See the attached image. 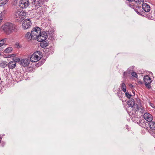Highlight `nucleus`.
Returning a JSON list of instances; mask_svg holds the SVG:
<instances>
[{
    "label": "nucleus",
    "instance_id": "nucleus-7",
    "mask_svg": "<svg viewBox=\"0 0 155 155\" xmlns=\"http://www.w3.org/2000/svg\"><path fill=\"white\" fill-rule=\"evenodd\" d=\"M41 29L38 27H36L33 28L31 31V32L32 34L35 38V39H37L38 36L40 33H41Z\"/></svg>",
    "mask_w": 155,
    "mask_h": 155
},
{
    "label": "nucleus",
    "instance_id": "nucleus-36",
    "mask_svg": "<svg viewBox=\"0 0 155 155\" xmlns=\"http://www.w3.org/2000/svg\"><path fill=\"white\" fill-rule=\"evenodd\" d=\"M3 64V65H2V66H3V67H5V64L4 62H3L2 63V64Z\"/></svg>",
    "mask_w": 155,
    "mask_h": 155
},
{
    "label": "nucleus",
    "instance_id": "nucleus-29",
    "mask_svg": "<svg viewBox=\"0 0 155 155\" xmlns=\"http://www.w3.org/2000/svg\"><path fill=\"white\" fill-rule=\"evenodd\" d=\"M125 95L127 97L129 98H130L132 96V95L129 94V93L128 92H125Z\"/></svg>",
    "mask_w": 155,
    "mask_h": 155
},
{
    "label": "nucleus",
    "instance_id": "nucleus-9",
    "mask_svg": "<svg viewBox=\"0 0 155 155\" xmlns=\"http://www.w3.org/2000/svg\"><path fill=\"white\" fill-rule=\"evenodd\" d=\"M29 1L28 0H21L19 3V6L20 8H25L29 5Z\"/></svg>",
    "mask_w": 155,
    "mask_h": 155
},
{
    "label": "nucleus",
    "instance_id": "nucleus-32",
    "mask_svg": "<svg viewBox=\"0 0 155 155\" xmlns=\"http://www.w3.org/2000/svg\"><path fill=\"white\" fill-rule=\"evenodd\" d=\"M1 143H1V146L2 147H4V146H5V143L3 142H2Z\"/></svg>",
    "mask_w": 155,
    "mask_h": 155
},
{
    "label": "nucleus",
    "instance_id": "nucleus-45",
    "mask_svg": "<svg viewBox=\"0 0 155 155\" xmlns=\"http://www.w3.org/2000/svg\"><path fill=\"white\" fill-rule=\"evenodd\" d=\"M2 20V19L0 18V21H1Z\"/></svg>",
    "mask_w": 155,
    "mask_h": 155
},
{
    "label": "nucleus",
    "instance_id": "nucleus-19",
    "mask_svg": "<svg viewBox=\"0 0 155 155\" xmlns=\"http://www.w3.org/2000/svg\"><path fill=\"white\" fill-rule=\"evenodd\" d=\"M16 65V63L15 61H10L8 63V67L9 69H13L14 68Z\"/></svg>",
    "mask_w": 155,
    "mask_h": 155
},
{
    "label": "nucleus",
    "instance_id": "nucleus-44",
    "mask_svg": "<svg viewBox=\"0 0 155 155\" xmlns=\"http://www.w3.org/2000/svg\"><path fill=\"white\" fill-rule=\"evenodd\" d=\"M43 1V2L45 1H47V0H42Z\"/></svg>",
    "mask_w": 155,
    "mask_h": 155
},
{
    "label": "nucleus",
    "instance_id": "nucleus-27",
    "mask_svg": "<svg viewBox=\"0 0 155 155\" xmlns=\"http://www.w3.org/2000/svg\"><path fill=\"white\" fill-rule=\"evenodd\" d=\"M131 75L132 76L135 78H137L138 77L137 75L136 72L135 71H132L131 72Z\"/></svg>",
    "mask_w": 155,
    "mask_h": 155
},
{
    "label": "nucleus",
    "instance_id": "nucleus-6",
    "mask_svg": "<svg viewBox=\"0 0 155 155\" xmlns=\"http://www.w3.org/2000/svg\"><path fill=\"white\" fill-rule=\"evenodd\" d=\"M16 81L19 82L21 81L24 78V74L20 72H16L14 75Z\"/></svg>",
    "mask_w": 155,
    "mask_h": 155
},
{
    "label": "nucleus",
    "instance_id": "nucleus-42",
    "mask_svg": "<svg viewBox=\"0 0 155 155\" xmlns=\"http://www.w3.org/2000/svg\"><path fill=\"white\" fill-rule=\"evenodd\" d=\"M1 139H2V137H0V143H1Z\"/></svg>",
    "mask_w": 155,
    "mask_h": 155
},
{
    "label": "nucleus",
    "instance_id": "nucleus-10",
    "mask_svg": "<svg viewBox=\"0 0 155 155\" xmlns=\"http://www.w3.org/2000/svg\"><path fill=\"white\" fill-rule=\"evenodd\" d=\"M30 61V60L29 59L27 58L24 59L21 61L20 64L21 65L24 67H28L29 65Z\"/></svg>",
    "mask_w": 155,
    "mask_h": 155
},
{
    "label": "nucleus",
    "instance_id": "nucleus-46",
    "mask_svg": "<svg viewBox=\"0 0 155 155\" xmlns=\"http://www.w3.org/2000/svg\"><path fill=\"white\" fill-rule=\"evenodd\" d=\"M1 54L0 53V55Z\"/></svg>",
    "mask_w": 155,
    "mask_h": 155
},
{
    "label": "nucleus",
    "instance_id": "nucleus-13",
    "mask_svg": "<svg viewBox=\"0 0 155 155\" xmlns=\"http://www.w3.org/2000/svg\"><path fill=\"white\" fill-rule=\"evenodd\" d=\"M127 104L129 107L132 108V111H133V108L135 106V102L134 99L132 98H129L127 102Z\"/></svg>",
    "mask_w": 155,
    "mask_h": 155
},
{
    "label": "nucleus",
    "instance_id": "nucleus-16",
    "mask_svg": "<svg viewBox=\"0 0 155 155\" xmlns=\"http://www.w3.org/2000/svg\"><path fill=\"white\" fill-rule=\"evenodd\" d=\"M142 9L146 12H149L150 10V7L147 3H143L142 5Z\"/></svg>",
    "mask_w": 155,
    "mask_h": 155
},
{
    "label": "nucleus",
    "instance_id": "nucleus-25",
    "mask_svg": "<svg viewBox=\"0 0 155 155\" xmlns=\"http://www.w3.org/2000/svg\"><path fill=\"white\" fill-rule=\"evenodd\" d=\"M150 18L155 20V9L154 10V13L152 14L149 15V17Z\"/></svg>",
    "mask_w": 155,
    "mask_h": 155
},
{
    "label": "nucleus",
    "instance_id": "nucleus-34",
    "mask_svg": "<svg viewBox=\"0 0 155 155\" xmlns=\"http://www.w3.org/2000/svg\"><path fill=\"white\" fill-rule=\"evenodd\" d=\"M3 48L4 47H3L2 46H0V51H2L3 50Z\"/></svg>",
    "mask_w": 155,
    "mask_h": 155
},
{
    "label": "nucleus",
    "instance_id": "nucleus-37",
    "mask_svg": "<svg viewBox=\"0 0 155 155\" xmlns=\"http://www.w3.org/2000/svg\"><path fill=\"white\" fill-rule=\"evenodd\" d=\"M139 83L140 84H143V82H142V81H139Z\"/></svg>",
    "mask_w": 155,
    "mask_h": 155
},
{
    "label": "nucleus",
    "instance_id": "nucleus-11",
    "mask_svg": "<svg viewBox=\"0 0 155 155\" xmlns=\"http://www.w3.org/2000/svg\"><path fill=\"white\" fill-rule=\"evenodd\" d=\"M131 2L133 4L134 3V4L133 6H134V5L137 6L140 5H142L144 2V0H133ZM130 6L133 8V5H131V4H130Z\"/></svg>",
    "mask_w": 155,
    "mask_h": 155
},
{
    "label": "nucleus",
    "instance_id": "nucleus-41",
    "mask_svg": "<svg viewBox=\"0 0 155 155\" xmlns=\"http://www.w3.org/2000/svg\"><path fill=\"white\" fill-rule=\"evenodd\" d=\"M153 134V135H154L155 136V131L154 132H153V133H152Z\"/></svg>",
    "mask_w": 155,
    "mask_h": 155
},
{
    "label": "nucleus",
    "instance_id": "nucleus-39",
    "mask_svg": "<svg viewBox=\"0 0 155 155\" xmlns=\"http://www.w3.org/2000/svg\"><path fill=\"white\" fill-rule=\"evenodd\" d=\"M126 128L127 129H128V127H128V126H126Z\"/></svg>",
    "mask_w": 155,
    "mask_h": 155
},
{
    "label": "nucleus",
    "instance_id": "nucleus-2",
    "mask_svg": "<svg viewBox=\"0 0 155 155\" xmlns=\"http://www.w3.org/2000/svg\"><path fill=\"white\" fill-rule=\"evenodd\" d=\"M2 28L4 31L8 34L17 31L16 25L11 23H6L2 26Z\"/></svg>",
    "mask_w": 155,
    "mask_h": 155
},
{
    "label": "nucleus",
    "instance_id": "nucleus-30",
    "mask_svg": "<svg viewBox=\"0 0 155 155\" xmlns=\"http://www.w3.org/2000/svg\"><path fill=\"white\" fill-rule=\"evenodd\" d=\"M13 61H15V63L16 62H18L20 61V59L18 58H15Z\"/></svg>",
    "mask_w": 155,
    "mask_h": 155
},
{
    "label": "nucleus",
    "instance_id": "nucleus-8",
    "mask_svg": "<svg viewBox=\"0 0 155 155\" xmlns=\"http://www.w3.org/2000/svg\"><path fill=\"white\" fill-rule=\"evenodd\" d=\"M31 24V23L28 19H26L23 22L22 24V28L24 29H26L29 28Z\"/></svg>",
    "mask_w": 155,
    "mask_h": 155
},
{
    "label": "nucleus",
    "instance_id": "nucleus-28",
    "mask_svg": "<svg viewBox=\"0 0 155 155\" xmlns=\"http://www.w3.org/2000/svg\"><path fill=\"white\" fill-rule=\"evenodd\" d=\"M129 74H128L127 71H125L124 73L123 77L124 78H126L128 76Z\"/></svg>",
    "mask_w": 155,
    "mask_h": 155
},
{
    "label": "nucleus",
    "instance_id": "nucleus-40",
    "mask_svg": "<svg viewBox=\"0 0 155 155\" xmlns=\"http://www.w3.org/2000/svg\"><path fill=\"white\" fill-rule=\"evenodd\" d=\"M130 86L131 87H133V85L132 84H131L130 85Z\"/></svg>",
    "mask_w": 155,
    "mask_h": 155
},
{
    "label": "nucleus",
    "instance_id": "nucleus-4",
    "mask_svg": "<svg viewBox=\"0 0 155 155\" xmlns=\"http://www.w3.org/2000/svg\"><path fill=\"white\" fill-rule=\"evenodd\" d=\"M14 15L17 20L20 21L25 19L26 13L23 11L17 10L15 12Z\"/></svg>",
    "mask_w": 155,
    "mask_h": 155
},
{
    "label": "nucleus",
    "instance_id": "nucleus-22",
    "mask_svg": "<svg viewBox=\"0 0 155 155\" xmlns=\"http://www.w3.org/2000/svg\"><path fill=\"white\" fill-rule=\"evenodd\" d=\"M120 87L121 90L124 92H126V85L124 82H122L120 85Z\"/></svg>",
    "mask_w": 155,
    "mask_h": 155
},
{
    "label": "nucleus",
    "instance_id": "nucleus-17",
    "mask_svg": "<svg viewBox=\"0 0 155 155\" xmlns=\"http://www.w3.org/2000/svg\"><path fill=\"white\" fill-rule=\"evenodd\" d=\"M150 128L152 130V132L155 131V120H152L149 122H148Z\"/></svg>",
    "mask_w": 155,
    "mask_h": 155
},
{
    "label": "nucleus",
    "instance_id": "nucleus-26",
    "mask_svg": "<svg viewBox=\"0 0 155 155\" xmlns=\"http://www.w3.org/2000/svg\"><path fill=\"white\" fill-rule=\"evenodd\" d=\"M8 0H0V4H5Z\"/></svg>",
    "mask_w": 155,
    "mask_h": 155
},
{
    "label": "nucleus",
    "instance_id": "nucleus-20",
    "mask_svg": "<svg viewBox=\"0 0 155 155\" xmlns=\"http://www.w3.org/2000/svg\"><path fill=\"white\" fill-rule=\"evenodd\" d=\"M34 2L35 6H41L43 5V1L42 0H35Z\"/></svg>",
    "mask_w": 155,
    "mask_h": 155
},
{
    "label": "nucleus",
    "instance_id": "nucleus-23",
    "mask_svg": "<svg viewBox=\"0 0 155 155\" xmlns=\"http://www.w3.org/2000/svg\"><path fill=\"white\" fill-rule=\"evenodd\" d=\"M12 50V47H9L7 48L4 51V52L5 53H10Z\"/></svg>",
    "mask_w": 155,
    "mask_h": 155
},
{
    "label": "nucleus",
    "instance_id": "nucleus-12",
    "mask_svg": "<svg viewBox=\"0 0 155 155\" xmlns=\"http://www.w3.org/2000/svg\"><path fill=\"white\" fill-rule=\"evenodd\" d=\"M41 59L38 55L35 53H33L31 56L30 60L32 62H35Z\"/></svg>",
    "mask_w": 155,
    "mask_h": 155
},
{
    "label": "nucleus",
    "instance_id": "nucleus-24",
    "mask_svg": "<svg viewBox=\"0 0 155 155\" xmlns=\"http://www.w3.org/2000/svg\"><path fill=\"white\" fill-rule=\"evenodd\" d=\"M134 69V67L133 66H131L129 68H128L127 70V72H128V74H129L131 73V72L132 71H133Z\"/></svg>",
    "mask_w": 155,
    "mask_h": 155
},
{
    "label": "nucleus",
    "instance_id": "nucleus-15",
    "mask_svg": "<svg viewBox=\"0 0 155 155\" xmlns=\"http://www.w3.org/2000/svg\"><path fill=\"white\" fill-rule=\"evenodd\" d=\"M144 118L148 122L153 120V117L152 115L148 113H145L143 115Z\"/></svg>",
    "mask_w": 155,
    "mask_h": 155
},
{
    "label": "nucleus",
    "instance_id": "nucleus-5",
    "mask_svg": "<svg viewBox=\"0 0 155 155\" xmlns=\"http://www.w3.org/2000/svg\"><path fill=\"white\" fill-rule=\"evenodd\" d=\"M143 80L146 86L148 89L150 88H151L150 83L152 82L150 78L148 75H146L144 77Z\"/></svg>",
    "mask_w": 155,
    "mask_h": 155
},
{
    "label": "nucleus",
    "instance_id": "nucleus-38",
    "mask_svg": "<svg viewBox=\"0 0 155 155\" xmlns=\"http://www.w3.org/2000/svg\"><path fill=\"white\" fill-rule=\"evenodd\" d=\"M6 12L5 10H4L2 12V13H4L5 14V12Z\"/></svg>",
    "mask_w": 155,
    "mask_h": 155
},
{
    "label": "nucleus",
    "instance_id": "nucleus-35",
    "mask_svg": "<svg viewBox=\"0 0 155 155\" xmlns=\"http://www.w3.org/2000/svg\"><path fill=\"white\" fill-rule=\"evenodd\" d=\"M6 41L5 39H3L0 42H1L2 43H4V42Z\"/></svg>",
    "mask_w": 155,
    "mask_h": 155
},
{
    "label": "nucleus",
    "instance_id": "nucleus-33",
    "mask_svg": "<svg viewBox=\"0 0 155 155\" xmlns=\"http://www.w3.org/2000/svg\"><path fill=\"white\" fill-rule=\"evenodd\" d=\"M150 106H151L153 108H155V107L154 105L153 104L150 103Z\"/></svg>",
    "mask_w": 155,
    "mask_h": 155
},
{
    "label": "nucleus",
    "instance_id": "nucleus-43",
    "mask_svg": "<svg viewBox=\"0 0 155 155\" xmlns=\"http://www.w3.org/2000/svg\"><path fill=\"white\" fill-rule=\"evenodd\" d=\"M120 94V93L118 92L117 93V94H118H118Z\"/></svg>",
    "mask_w": 155,
    "mask_h": 155
},
{
    "label": "nucleus",
    "instance_id": "nucleus-18",
    "mask_svg": "<svg viewBox=\"0 0 155 155\" xmlns=\"http://www.w3.org/2000/svg\"><path fill=\"white\" fill-rule=\"evenodd\" d=\"M136 8H133L134 9V11L139 15H142L141 14L143 12V11L142 10V8L141 7V5H138L136 6Z\"/></svg>",
    "mask_w": 155,
    "mask_h": 155
},
{
    "label": "nucleus",
    "instance_id": "nucleus-14",
    "mask_svg": "<svg viewBox=\"0 0 155 155\" xmlns=\"http://www.w3.org/2000/svg\"><path fill=\"white\" fill-rule=\"evenodd\" d=\"M25 38L28 41L32 40V38L35 39L31 32H28L25 35Z\"/></svg>",
    "mask_w": 155,
    "mask_h": 155
},
{
    "label": "nucleus",
    "instance_id": "nucleus-3",
    "mask_svg": "<svg viewBox=\"0 0 155 155\" xmlns=\"http://www.w3.org/2000/svg\"><path fill=\"white\" fill-rule=\"evenodd\" d=\"M138 111H139L140 113H142L144 111V108L141 106H139L137 104L133 108V110L132 113V118L134 121L136 122L139 119V117H137V115H135L136 112Z\"/></svg>",
    "mask_w": 155,
    "mask_h": 155
},
{
    "label": "nucleus",
    "instance_id": "nucleus-1",
    "mask_svg": "<svg viewBox=\"0 0 155 155\" xmlns=\"http://www.w3.org/2000/svg\"><path fill=\"white\" fill-rule=\"evenodd\" d=\"M48 31H43L40 33L38 36L37 38V40L41 42V45L43 48L45 47L48 45V43L46 42V40L48 37Z\"/></svg>",
    "mask_w": 155,
    "mask_h": 155
},
{
    "label": "nucleus",
    "instance_id": "nucleus-21",
    "mask_svg": "<svg viewBox=\"0 0 155 155\" xmlns=\"http://www.w3.org/2000/svg\"><path fill=\"white\" fill-rule=\"evenodd\" d=\"M137 123L139 124L141 127L143 128H145L146 127V124L144 120H140L138 122H137Z\"/></svg>",
    "mask_w": 155,
    "mask_h": 155
},
{
    "label": "nucleus",
    "instance_id": "nucleus-31",
    "mask_svg": "<svg viewBox=\"0 0 155 155\" xmlns=\"http://www.w3.org/2000/svg\"><path fill=\"white\" fill-rule=\"evenodd\" d=\"M15 45H16L17 46V48H21V46H20V45L18 43H16V44H15Z\"/></svg>",
    "mask_w": 155,
    "mask_h": 155
}]
</instances>
